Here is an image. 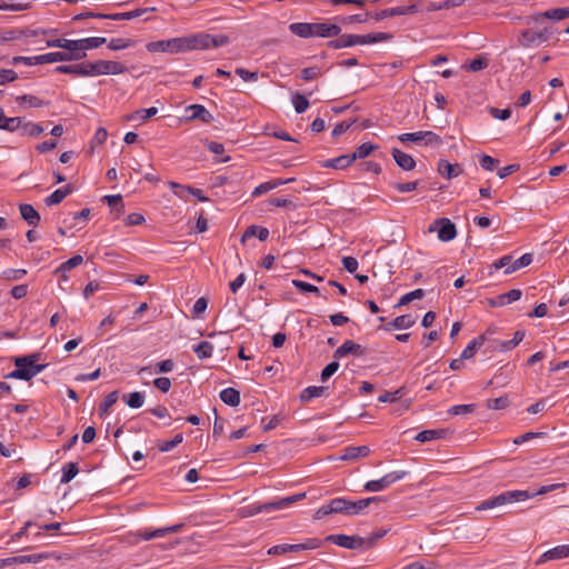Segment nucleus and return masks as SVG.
Masks as SVG:
<instances>
[{"instance_id": "1", "label": "nucleus", "mask_w": 569, "mask_h": 569, "mask_svg": "<svg viewBox=\"0 0 569 569\" xmlns=\"http://www.w3.org/2000/svg\"><path fill=\"white\" fill-rule=\"evenodd\" d=\"M561 487H565V483H552L549 486H542L536 492H529L528 490L505 491L498 496H495L492 498H489V499L482 501L476 509L478 511H482V510H489V509H492L496 507H500V506H503L507 503L525 501L529 498H533L539 495H546V493L553 491Z\"/></svg>"}, {"instance_id": "2", "label": "nucleus", "mask_w": 569, "mask_h": 569, "mask_svg": "<svg viewBox=\"0 0 569 569\" xmlns=\"http://www.w3.org/2000/svg\"><path fill=\"white\" fill-rule=\"evenodd\" d=\"M306 498V492L292 495L282 499H279L277 501H270L266 503H252L248 506H243L239 509V516L242 518H248L256 516L261 512H272L276 510L284 509L293 505L295 502L301 501Z\"/></svg>"}, {"instance_id": "3", "label": "nucleus", "mask_w": 569, "mask_h": 569, "mask_svg": "<svg viewBox=\"0 0 569 569\" xmlns=\"http://www.w3.org/2000/svg\"><path fill=\"white\" fill-rule=\"evenodd\" d=\"M193 34L187 37L159 40L147 43L149 52L180 53L193 50Z\"/></svg>"}, {"instance_id": "4", "label": "nucleus", "mask_w": 569, "mask_h": 569, "mask_svg": "<svg viewBox=\"0 0 569 569\" xmlns=\"http://www.w3.org/2000/svg\"><path fill=\"white\" fill-rule=\"evenodd\" d=\"M28 359H14L16 369L8 373L7 378L29 381L47 368V363H32Z\"/></svg>"}, {"instance_id": "5", "label": "nucleus", "mask_w": 569, "mask_h": 569, "mask_svg": "<svg viewBox=\"0 0 569 569\" xmlns=\"http://www.w3.org/2000/svg\"><path fill=\"white\" fill-rule=\"evenodd\" d=\"M88 63V77H94L100 74H120L126 72L127 68L116 61L110 60H97L87 61Z\"/></svg>"}, {"instance_id": "6", "label": "nucleus", "mask_w": 569, "mask_h": 569, "mask_svg": "<svg viewBox=\"0 0 569 569\" xmlns=\"http://www.w3.org/2000/svg\"><path fill=\"white\" fill-rule=\"evenodd\" d=\"M408 475L407 471L399 470V471H392L389 473H386L380 479L377 480H370L365 483L363 489L369 492H379L387 488H389L391 485L396 483L397 481L402 480Z\"/></svg>"}, {"instance_id": "7", "label": "nucleus", "mask_w": 569, "mask_h": 569, "mask_svg": "<svg viewBox=\"0 0 569 569\" xmlns=\"http://www.w3.org/2000/svg\"><path fill=\"white\" fill-rule=\"evenodd\" d=\"M229 43V37L224 34L211 36L200 32L193 34V50H202L208 48H218Z\"/></svg>"}, {"instance_id": "8", "label": "nucleus", "mask_w": 569, "mask_h": 569, "mask_svg": "<svg viewBox=\"0 0 569 569\" xmlns=\"http://www.w3.org/2000/svg\"><path fill=\"white\" fill-rule=\"evenodd\" d=\"M552 31L549 28L541 30L527 29L523 30L519 38V43L522 47L538 46L549 40Z\"/></svg>"}, {"instance_id": "9", "label": "nucleus", "mask_w": 569, "mask_h": 569, "mask_svg": "<svg viewBox=\"0 0 569 569\" xmlns=\"http://www.w3.org/2000/svg\"><path fill=\"white\" fill-rule=\"evenodd\" d=\"M325 540L351 550L368 549L365 538L359 536L329 535Z\"/></svg>"}, {"instance_id": "10", "label": "nucleus", "mask_w": 569, "mask_h": 569, "mask_svg": "<svg viewBox=\"0 0 569 569\" xmlns=\"http://www.w3.org/2000/svg\"><path fill=\"white\" fill-rule=\"evenodd\" d=\"M60 56H58V51L56 52H49L36 57H21L17 56L12 58V64L17 66L19 63H24L27 66H34V64H44V63H53L59 62Z\"/></svg>"}, {"instance_id": "11", "label": "nucleus", "mask_w": 569, "mask_h": 569, "mask_svg": "<svg viewBox=\"0 0 569 569\" xmlns=\"http://www.w3.org/2000/svg\"><path fill=\"white\" fill-rule=\"evenodd\" d=\"M182 528H183V523H177V525H173V526L158 528V529H154V530H148V529L138 530L133 535L137 538H140L142 540L148 541V540H151L153 538H161V537H164L166 535H169V533L179 532V531H181Z\"/></svg>"}, {"instance_id": "12", "label": "nucleus", "mask_w": 569, "mask_h": 569, "mask_svg": "<svg viewBox=\"0 0 569 569\" xmlns=\"http://www.w3.org/2000/svg\"><path fill=\"white\" fill-rule=\"evenodd\" d=\"M368 352L367 348L356 343L352 340H346L339 348L333 352L335 359H341L348 355H352L355 357H363Z\"/></svg>"}, {"instance_id": "13", "label": "nucleus", "mask_w": 569, "mask_h": 569, "mask_svg": "<svg viewBox=\"0 0 569 569\" xmlns=\"http://www.w3.org/2000/svg\"><path fill=\"white\" fill-rule=\"evenodd\" d=\"M311 37L332 38L341 32V28L338 24L325 22H313L311 23Z\"/></svg>"}, {"instance_id": "14", "label": "nucleus", "mask_w": 569, "mask_h": 569, "mask_svg": "<svg viewBox=\"0 0 569 569\" xmlns=\"http://www.w3.org/2000/svg\"><path fill=\"white\" fill-rule=\"evenodd\" d=\"M416 12H418L417 4L400 6V7H395V8H388V9L380 10L379 12H377L375 14L373 18L376 20H382V19L389 18V17L413 14Z\"/></svg>"}, {"instance_id": "15", "label": "nucleus", "mask_w": 569, "mask_h": 569, "mask_svg": "<svg viewBox=\"0 0 569 569\" xmlns=\"http://www.w3.org/2000/svg\"><path fill=\"white\" fill-rule=\"evenodd\" d=\"M568 557H569V545H561V546H557V547L551 548V549L547 550L546 552H543L540 556V558L537 560L536 565L539 566L547 561L559 560V559H563V558H568Z\"/></svg>"}, {"instance_id": "16", "label": "nucleus", "mask_w": 569, "mask_h": 569, "mask_svg": "<svg viewBox=\"0 0 569 569\" xmlns=\"http://www.w3.org/2000/svg\"><path fill=\"white\" fill-rule=\"evenodd\" d=\"M186 112L190 113L186 117L187 121L201 120L204 123H210L213 116L202 104H191L186 108Z\"/></svg>"}, {"instance_id": "17", "label": "nucleus", "mask_w": 569, "mask_h": 569, "mask_svg": "<svg viewBox=\"0 0 569 569\" xmlns=\"http://www.w3.org/2000/svg\"><path fill=\"white\" fill-rule=\"evenodd\" d=\"M435 223L439 224V229H438L439 240L447 242V241L455 239V237L457 236L456 226L448 218L438 219Z\"/></svg>"}, {"instance_id": "18", "label": "nucleus", "mask_w": 569, "mask_h": 569, "mask_svg": "<svg viewBox=\"0 0 569 569\" xmlns=\"http://www.w3.org/2000/svg\"><path fill=\"white\" fill-rule=\"evenodd\" d=\"M392 36L387 32H377L368 34H352L353 46L356 44H372L381 41L390 40Z\"/></svg>"}, {"instance_id": "19", "label": "nucleus", "mask_w": 569, "mask_h": 569, "mask_svg": "<svg viewBox=\"0 0 569 569\" xmlns=\"http://www.w3.org/2000/svg\"><path fill=\"white\" fill-rule=\"evenodd\" d=\"M54 72L71 74L74 77H88V63L82 61L74 64H62L54 68Z\"/></svg>"}, {"instance_id": "20", "label": "nucleus", "mask_w": 569, "mask_h": 569, "mask_svg": "<svg viewBox=\"0 0 569 569\" xmlns=\"http://www.w3.org/2000/svg\"><path fill=\"white\" fill-rule=\"evenodd\" d=\"M391 154H392V158H393L395 162L397 163V166L399 168H401L402 170L410 171V170L415 169L416 161L410 154H408L397 148H393L391 150Z\"/></svg>"}, {"instance_id": "21", "label": "nucleus", "mask_w": 569, "mask_h": 569, "mask_svg": "<svg viewBox=\"0 0 569 569\" xmlns=\"http://www.w3.org/2000/svg\"><path fill=\"white\" fill-rule=\"evenodd\" d=\"M19 211L21 218L30 226V227H37L40 222V214L39 212L33 208L32 204L29 203H21L19 206Z\"/></svg>"}, {"instance_id": "22", "label": "nucleus", "mask_w": 569, "mask_h": 569, "mask_svg": "<svg viewBox=\"0 0 569 569\" xmlns=\"http://www.w3.org/2000/svg\"><path fill=\"white\" fill-rule=\"evenodd\" d=\"M416 322V318L411 315H402L393 319L392 321L388 322L382 329L390 331V330H400V329H408L412 327Z\"/></svg>"}, {"instance_id": "23", "label": "nucleus", "mask_w": 569, "mask_h": 569, "mask_svg": "<svg viewBox=\"0 0 569 569\" xmlns=\"http://www.w3.org/2000/svg\"><path fill=\"white\" fill-rule=\"evenodd\" d=\"M371 452L368 446H349L343 449V453L341 455V460H356L360 457H367Z\"/></svg>"}, {"instance_id": "24", "label": "nucleus", "mask_w": 569, "mask_h": 569, "mask_svg": "<svg viewBox=\"0 0 569 569\" xmlns=\"http://www.w3.org/2000/svg\"><path fill=\"white\" fill-rule=\"evenodd\" d=\"M381 497H369L365 499H360L358 501L350 500L349 502V516H356L361 513L371 503H376L381 501Z\"/></svg>"}, {"instance_id": "25", "label": "nucleus", "mask_w": 569, "mask_h": 569, "mask_svg": "<svg viewBox=\"0 0 569 569\" xmlns=\"http://www.w3.org/2000/svg\"><path fill=\"white\" fill-rule=\"evenodd\" d=\"M169 186H170V188L172 190L180 189L181 191H186L188 193H191L192 196H194L201 202H204V201L209 200V198L203 196L201 189L192 188V187H189V186H181L180 183L173 182V181L169 182ZM174 193L177 196H179L180 198L184 197L182 192L174 191Z\"/></svg>"}, {"instance_id": "26", "label": "nucleus", "mask_w": 569, "mask_h": 569, "mask_svg": "<svg viewBox=\"0 0 569 569\" xmlns=\"http://www.w3.org/2000/svg\"><path fill=\"white\" fill-rule=\"evenodd\" d=\"M103 201L111 208L116 219L123 213L124 204L121 194H107L103 197Z\"/></svg>"}, {"instance_id": "27", "label": "nucleus", "mask_w": 569, "mask_h": 569, "mask_svg": "<svg viewBox=\"0 0 569 569\" xmlns=\"http://www.w3.org/2000/svg\"><path fill=\"white\" fill-rule=\"evenodd\" d=\"M438 171L441 176L447 177L448 179L458 177L462 172L459 164H452L447 160L439 161Z\"/></svg>"}, {"instance_id": "28", "label": "nucleus", "mask_w": 569, "mask_h": 569, "mask_svg": "<svg viewBox=\"0 0 569 569\" xmlns=\"http://www.w3.org/2000/svg\"><path fill=\"white\" fill-rule=\"evenodd\" d=\"M71 192H72V188H71L70 184H68V186H66L63 188L57 189L50 196H48L44 199V203L48 207H51V206H54V204H59Z\"/></svg>"}, {"instance_id": "29", "label": "nucleus", "mask_w": 569, "mask_h": 569, "mask_svg": "<svg viewBox=\"0 0 569 569\" xmlns=\"http://www.w3.org/2000/svg\"><path fill=\"white\" fill-rule=\"evenodd\" d=\"M251 237H257L260 241H266L269 237V230L264 227L252 224L246 229L241 237V242H244Z\"/></svg>"}, {"instance_id": "30", "label": "nucleus", "mask_w": 569, "mask_h": 569, "mask_svg": "<svg viewBox=\"0 0 569 569\" xmlns=\"http://www.w3.org/2000/svg\"><path fill=\"white\" fill-rule=\"evenodd\" d=\"M156 11V8H140L134 9L128 12H119V13H112L111 20L120 21V20H131L134 18H139L143 16L147 12Z\"/></svg>"}, {"instance_id": "31", "label": "nucleus", "mask_w": 569, "mask_h": 569, "mask_svg": "<svg viewBox=\"0 0 569 569\" xmlns=\"http://www.w3.org/2000/svg\"><path fill=\"white\" fill-rule=\"evenodd\" d=\"M349 502L346 498H335L328 502L329 511L332 513H342L349 516Z\"/></svg>"}, {"instance_id": "32", "label": "nucleus", "mask_w": 569, "mask_h": 569, "mask_svg": "<svg viewBox=\"0 0 569 569\" xmlns=\"http://www.w3.org/2000/svg\"><path fill=\"white\" fill-rule=\"evenodd\" d=\"M321 546H322V540H320L318 538H308L301 543H295V545L289 543V547H290L289 550H290V552H299L302 550L318 549Z\"/></svg>"}, {"instance_id": "33", "label": "nucleus", "mask_w": 569, "mask_h": 569, "mask_svg": "<svg viewBox=\"0 0 569 569\" xmlns=\"http://www.w3.org/2000/svg\"><path fill=\"white\" fill-rule=\"evenodd\" d=\"M486 341V337L483 335L478 336L473 340H471L468 346L461 352V359H470L475 356L478 349H480Z\"/></svg>"}, {"instance_id": "34", "label": "nucleus", "mask_w": 569, "mask_h": 569, "mask_svg": "<svg viewBox=\"0 0 569 569\" xmlns=\"http://www.w3.org/2000/svg\"><path fill=\"white\" fill-rule=\"evenodd\" d=\"M353 160H351V154H343L333 159H328L322 163L325 168H333V169H346L348 168Z\"/></svg>"}, {"instance_id": "35", "label": "nucleus", "mask_w": 569, "mask_h": 569, "mask_svg": "<svg viewBox=\"0 0 569 569\" xmlns=\"http://www.w3.org/2000/svg\"><path fill=\"white\" fill-rule=\"evenodd\" d=\"M220 399L228 406L237 407L240 403V392L229 387L220 392Z\"/></svg>"}, {"instance_id": "36", "label": "nucleus", "mask_w": 569, "mask_h": 569, "mask_svg": "<svg viewBox=\"0 0 569 569\" xmlns=\"http://www.w3.org/2000/svg\"><path fill=\"white\" fill-rule=\"evenodd\" d=\"M326 390H327V387H322V386L307 387L300 393V400H301V402H309L313 398L322 397L325 395Z\"/></svg>"}, {"instance_id": "37", "label": "nucleus", "mask_w": 569, "mask_h": 569, "mask_svg": "<svg viewBox=\"0 0 569 569\" xmlns=\"http://www.w3.org/2000/svg\"><path fill=\"white\" fill-rule=\"evenodd\" d=\"M78 49H70V51H58L60 61H78L87 57V52L82 46H77Z\"/></svg>"}, {"instance_id": "38", "label": "nucleus", "mask_w": 569, "mask_h": 569, "mask_svg": "<svg viewBox=\"0 0 569 569\" xmlns=\"http://www.w3.org/2000/svg\"><path fill=\"white\" fill-rule=\"evenodd\" d=\"M545 19L560 21L562 18V8H555L545 12L537 13L532 17V20L537 23H541Z\"/></svg>"}, {"instance_id": "39", "label": "nucleus", "mask_w": 569, "mask_h": 569, "mask_svg": "<svg viewBox=\"0 0 569 569\" xmlns=\"http://www.w3.org/2000/svg\"><path fill=\"white\" fill-rule=\"evenodd\" d=\"M445 435H446V430H443V429H429V430H423V431L419 432L415 437V440H417L419 442H427V441H431L435 439L443 438Z\"/></svg>"}, {"instance_id": "40", "label": "nucleus", "mask_w": 569, "mask_h": 569, "mask_svg": "<svg viewBox=\"0 0 569 569\" xmlns=\"http://www.w3.org/2000/svg\"><path fill=\"white\" fill-rule=\"evenodd\" d=\"M289 30L297 37L311 38V23L308 22H293L289 26Z\"/></svg>"}, {"instance_id": "41", "label": "nucleus", "mask_w": 569, "mask_h": 569, "mask_svg": "<svg viewBox=\"0 0 569 569\" xmlns=\"http://www.w3.org/2000/svg\"><path fill=\"white\" fill-rule=\"evenodd\" d=\"M0 1V10L23 11L30 8L31 0H8Z\"/></svg>"}, {"instance_id": "42", "label": "nucleus", "mask_w": 569, "mask_h": 569, "mask_svg": "<svg viewBox=\"0 0 569 569\" xmlns=\"http://www.w3.org/2000/svg\"><path fill=\"white\" fill-rule=\"evenodd\" d=\"M338 38L335 40H330L327 46L331 49H341V48H349L353 46L352 42V34L345 33L337 36Z\"/></svg>"}, {"instance_id": "43", "label": "nucleus", "mask_w": 569, "mask_h": 569, "mask_svg": "<svg viewBox=\"0 0 569 569\" xmlns=\"http://www.w3.org/2000/svg\"><path fill=\"white\" fill-rule=\"evenodd\" d=\"M49 558L48 553H33V555H26V556H14L13 562L14 565H21V563H38L44 559Z\"/></svg>"}, {"instance_id": "44", "label": "nucleus", "mask_w": 569, "mask_h": 569, "mask_svg": "<svg viewBox=\"0 0 569 569\" xmlns=\"http://www.w3.org/2000/svg\"><path fill=\"white\" fill-rule=\"evenodd\" d=\"M532 262V254L525 253L519 259L515 260L512 264L505 270L506 274H510L521 268L529 266Z\"/></svg>"}, {"instance_id": "45", "label": "nucleus", "mask_w": 569, "mask_h": 569, "mask_svg": "<svg viewBox=\"0 0 569 569\" xmlns=\"http://www.w3.org/2000/svg\"><path fill=\"white\" fill-rule=\"evenodd\" d=\"M106 42H107L106 38H102V37H91V38L79 39L78 40V46H82V48L87 52V50L99 48L102 44H104Z\"/></svg>"}, {"instance_id": "46", "label": "nucleus", "mask_w": 569, "mask_h": 569, "mask_svg": "<svg viewBox=\"0 0 569 569\" xmlns=\"http://www.w3.org/2000/svg\"><path fill=\"white\" fill-rule=\"evenodd\" d=\"M193 352L199 359L210 358L213 352V345L209 341H201L193 347Z\"/></svg>"}, {"instance_id": "47", "label": "nucleus", "mask_w": 569, "mask_h": 569, "mask_svg": "<svg viewBox=\"0 0 569 569\" xmlns=\"http://www.w3.org/2000/svg\"><path fill=\"white\" fill-rule=\"evenodd\" d=\"M378 149L377 144L365 142L360 144L353 153H351V160L363 159L368 157L373 150Z\"/></svg>"}, {"instance_id": "48", "label": "nucleus", "mask_w": 569, "mask_h": 569, "mask_svg": "<svg viewBox=\"0 0 569 569\" xmlns=\"http://www.w3.org/2000/svg\"><path fill=\"white\" fill-rule=\"evenodd\" d=\"M47 46L50 48H61L67 51H70V49H78V40H69V39H54V40H48Z\"/></svg>"}, {"instance_id": "49", "label": "nucleus", "mask_w": 569, "mask_h": 569, "mask_svg": "<svg viewBox=\"0 0 569 569\" xmlns=\"http://www.w3.org/2000/svg\"><path fill=\"white\" fill-rule=\"evenodd\" d=\"M79 472L78 465L76 462H68L62 468V477L60 482L68 483L70 482Z\"/></svg>"}, {"instance_id": "50", "label": "nucleus", "mask_w": 569, "mask_h": 569, "mask_svg": "<svg viewBox=\"0 0 569 569\" xmlns=\"http://www.w3.org/2000/svg\"><path fill=\"white\" fill-rule=\"evenodd\" d=\"M118 398H119L118 391H112V392L108 393L104 397L103 401L99 406V415L101 417L103 415H106L109 411V409L118 401Z\"/></svg>"}, {"instance_id": "51", "label": "nucleus", "mask_w": 569, "mask_h": 569, "mask_svg": "<svg viewBox=\"0 0 569 569\" xmlns=\"http://www.w3.org/2000/svg\"><path fill=\"white\" fill-rule=\"evenodd\" d=\"M123 400L130 408L138 409L142 407L144 401L143 393L139 391L131 392L129 395L123 396Z\"/></svg>"}, {"instance_id": "52", "label": "nucleus", "mask_w": 569, "mask_h": 569, "mask_svg": "<svg viewBox=\"0 0 569 569\" xmlns=\"http://www.w3.org/2000/svg\"><path fill=\"white\" fill-rule=\"evenodd\" d=\"M136 43L132 39H126V38H113L108 42V48L110 50H123L130 47H133Z\"/></svg>"}, {"instance_id": "53", "label": "nucleus", "mask_w": 569, "mask_h": 569, "mask_svg": "<svg viewBox=\"0 0 569 569\" xmlns=\"http://www.w3.org/2000/svg\"><path fill=\"white\" fill-rule=\"evenodd\" d=\"M82 262H83V257L80 254H76V256L71 257L70 259H68L67 261H64L63 263H61L59 266V268L56 270V273L68 272L71 269L80 266Z\"/></svg>"}, {"instance_id": "54", "label": "nucleus", "mask_w": 569, "mask_h": 569, "mask_svg": "<svg viewBox=\"0 0 569 569\" xmlns=\"http://www.w3.org/2000/svg\"><path fill=\"white\" fill-rule=\"evenodd\" d=\"M182 441H183L182 433H177L173 437V439H171V440L160 441L158 443V449L161 452H168V451L172 450L173 448H176L178 445H180Z\"/></svg>"}, {"instance_id": "55", "label": "nucleus", "mask_w": 569, "mask_h": 569, "mask_svg": "<svg viewBox=\"0 0 569 569\" xmlns=\"http://www.w3.org/2000/svg\"><path fill=\"white\" fill-rule=\"evenodd\" d=\"M425 297V290L423 289H416L413 291H410L406 295H403L398 303L396 305V307H401V306H406L408 303H410L411 301L416 300V299H421Z\"/></svg>"}, {"instance_id": "56", "label": "nucleus", "mask_w": 569, "mask_h": 569, "mask_svg": "<svg viewBox=\"0 0 569 569\" xmlns=\"http://www.w3.org/2000/svg\"><path fill=\"white\" fill-rule=\"evenodd\" d=\"M158 113V109L156 107H151L148 109H140L137 110L134 113L128 116V120H134L139 118L142 121H146L152 117H154Z\"/></svg>"}, {"instance_id": "57", "label": "nucleus", "mask_w": 569, "mask_h": 569, "mask_svg": "<svg viewBox=\"0 0 569 569\" xmlns=\"http://www.w3.org/2000/svg\"><path fill=\"white\" fill-rule=\"evenodd\" d=\"M17 101H19L20 103H26L32 108H40L49 104V102H44L43 100L32 94H23L21 97H18Z\"/></svg>"}, {"instance_id": "58", "label": "nucleus", "mask_w": 569, "mask_h": 569, "mask_svg": "<svg viewBox=\"0 0 569 569\" xmlns=\"http://www.w3.org/2000/svg\"><path fill=\"white\" fill-rule=\"evenodd\" d=\"M292 104L297 113H303L309 107V101L303 94L295 93L292 96Z\"/></svg>"}, {"instance_id": "59", "label": "nucleus", "mask_w": 569, "mask_h": 569, "mask_svg": "<svg viewBox=\"0 0 569 569\" xmlns=\"http://www.w3.org/2000/svg\"><path fill=\"white\" fill-rule=\"evenodd\" d=\"M508 405H509V399L507 396L487 400V408L490 410H501V409L507 408Z\"/></svg>"}, {"instance_id": "60", "label": "nucleus", "mask_w": 569, "mask_h": 569, "mask_svg": "<svg viewBox=\"0 0 569 569\" xmlns=\"http://www.w3.org/2000/svg\"><path fill=\"white\" fill-rule=\"evenodd\" d=\"M292 284L295 288H297L301 292H312V293L320 296V290L318 289V287H316L311 283H308L302 280L293 279Z\"/></svg>"}, {"instance_id": "61", "label": "nucleus", "mask_w": 569, "mask_h": 569, "mask_svg": "<svg viewBox=\"0 0 569 569\" xmlns=\"http://www.w3.org/2000/svg\"><path fill=\"white\" fill-rule=\"evenodd\" d=\"M405 395V387H401L399 389H397L395 392H385L383 395H381L378 400L380 402H395L397 401L398 399H400L402 396Z\"/></svg>"}, {"instance_id": "62", "label": "nucleus", "mask_w": 569, "mask_h": 569, "mask_svg": "<svg viewBox=\"0 0 569 569\" xmlns=\"http://www.w3.org/2000/svg\"><path fill=\"white\" fill-rule=\"evenodd\" d=\"M475 410H476V405L475 403H470V405H456V406H452L449 409V413L450 415H455V416H459V415L472 413Z\"/></svg>"}, {"instance_id": "63", "label": "nucleus", "mask_w": 569, "mask_h": 569, "mask_svg": "<svg viewBox=\"0 0 569 569\" xmlns=\"http://www.w3.org/2000/svg\"><path fill=\"white\" fill-rule=\"evenodd\" d=\"M27 274L26 269H7L2 272V277L8 281L20 280Z\"/></svg>"}, {"instance_id": "64", "label": "nucleus", "mask_w": 569, "mask_h": 569, "mask_svg": "<svg viewBox=\"0 0 569 569\" xmlns=\"http://www.w3.org/2000/svg\"><path fill=\"white\" fill-rule=\"evenodd\" d=\"M322 74L321 69L319 67H308L301 70V78L305 81H311L317 79Z\"/></svg>"}]
</instances>
